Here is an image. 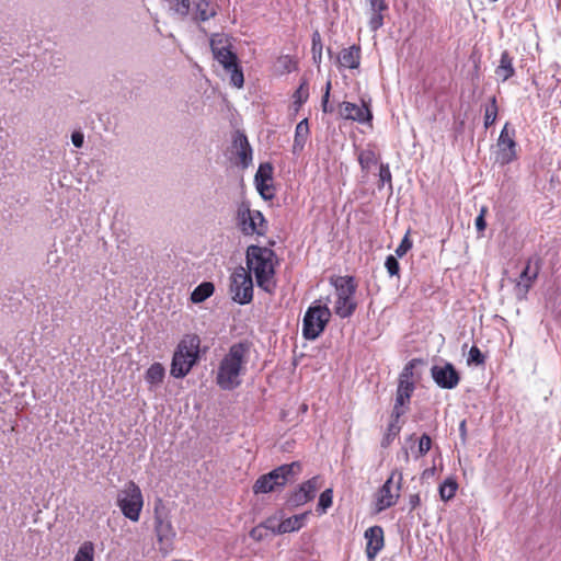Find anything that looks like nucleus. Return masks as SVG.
I'll return each instance as SVG.
<instances>
[{"label":"nucleus","instance_id":"1","mask_svg":"<svg viewBox=\"0 0 561 561\" xmlns=\"http://www.w3.org/2000/svg\"><path fill=\"white\" fill-rule=\"evenodd\" d=\"M249 346L245 343H236L219 363L216 382L222 390H233L242 382L247 373Z\"/></svg>","mask_w":561,"mask_h":561},{"label":"nucleus","instance_id":"2","mask_svg":"<svg viewBox=\"0 0 561 561\" xmlns=\"http://www.w3.org/2000/svg\"><path fill=\"white\" fill-rule=\"evenodd\" d=\"M247 266L254 274L261 289L270 294L275 290L274 252L271 249L250 245L247 250Z\"/></svg>","mask_w":561,"mask_h":561},{"label":"nucleus","instance_id":"3","mask_svg":"<svg viewBox=\"0 0 561 561\" xmlns=\"http://www.w3.org/2000/svg\"><path fill=\"white\" fill-rule=\"evenodd\" d=\"M210 47L214 58L230 73V83L240 89L243 87V71L238 65L237 55L231 49L229 39L222 36H215L210 39Z\"/></svg>","mask_w":561,"mask_h":561},{"label":"nucleus","instance_id":"4","mask_svg":"<svg viewBox=\"0 0 561 561\" xmlns=\"http://www.w3.org/2000/svg\"><path fill=\"white\" fill-rule=\"evenodd\" d=\"M201 340L197 335H186L179 343L171 363L174 378L185 377L198 359Z\"/></svg>","mask_w":561,"mask_h":561},{"label":"nucleus","instance_id":"5","mask_svg":"<svg viewBox=\"0 0 561 561\" xmlns=\"http://www.w3.org/2000/svg\"><path fill=\"white\" fill-rule=\"evenodd\" d=\"M301 470L299 462L279 466L271 472L261 476L253 485L254 494H265L284 486L291 481Z\"/></svg>","mask_w":561,"mask_h":561},{"label":"nucleus","instance_id":"6","mask_svg":"<svg viewBox=\"0 0 561 561\" xmlns=\"http://www.w3.org/2000/svg\"><path fill=\"white\" fill-rule=\"evenodd\" d=\"M237 225L244 236L263 237L268 225L260 210L251 209L248 202H242L237 209Z\"/></svg>","mask_w":561,"mask_h":561},{"label":"nucleus","instance_id":"7","mask_svg":"<svg viewBox=\"0 0 561 561\" xmlns=\"http://www.w3.org/2000/svg\"><path fill=\"white\" fill-rule=\"evenodd\" d=\"M335 296L333 310L340 318H348L356 309L354 298L356 286L352 277H340L334 283Z\"/></svg>","mask_w":561,"mask_h":561},{"label":"nucleus","instance_id":"8","mask_svg":"<svg viewBox=\"0 0 561 561\" xmlns=\"http://www.w3.org/2000/svg\"><path fill=\"white\" fill-rule=\"evenodd\" d=\"M117 505L123 515L131 522H138L144 506L140 488L134 482H127L117 494Z\"/></svg>","mask_w":561,"mask_h":561},{"label":"nucleus","instance_id":"9","mask_svg":"<svg viewBox=\"0 0 561 561\" xmlns=\"http://www.w3.org/2000/svg\"><path fill=\"white\" fill-rule=\"evenodd\" d=\"M331 318V310L327 306H310L302 320V335L306 340H316L324 331Z\"/></svg>","mask_w":561,"mask_h":561},{"label":"nucleus","instance_id":"10","mask_svg":"<svg viewBox=\"0 0 561 561\" xmlns=\"http://www.w3.org/2000/svg\"><path fill=\"white\" fill-rule=\"evenodd\" d=\"M154 531L161 546L160 549L168 552L172 548L175 530L161 500L154 505Z\"/></svg>","mask_w":561,"mask_h":561},{"label":"nucleus","instance_id":"11","mask_svg":"<svg viewBox=\"0 0 561 561\" xmlns=\"http://www.w3.org/2000/svg\"><path fill=\"white\" fill-rule=\"evenodd\" d=\"M403 476L401 471L394 470L386 480L376 494V510L385 511L397 504L400 497Z\"/></svg>","mask_w":561,"mask_h":561},{"label":"nucleus","instance_id":"12","mask_svg":"<svg viewBox=\"0 0 561 561\" xmlns=\"http://www.w3.org/2000/svg\"><path fill=\"white\" fill-rule=\"evenodd\" d=\"M230 294L233 301L245 305L253 298V282L251 274L243 267L237 268L230 277Z\"/></svg>","mask_w":561,"mask_h":561},{"label":"nucleus","instance_id":"13","mask_svg":"<svg viewBox=\"0 0 561 561\" xmlns=\"http://www.w3.org/2000/svg\"><path fill=\"white\" fill-rule=\"evenodd\" d=\"M497 151L495 160L502 165L513 162L517 158V144L515 141V129L506 123L497 139Z\"/></svg>","mask_w":561,"mask_h":561},{"label":"nucleus","instance_id":"14","mask_svg":"<svg viewBox=\"0 0 561 561\" xmlns=\"http://www.w3.org/2000/svg\"><path fill=\"white\" fill-rule=\"evenodd\" d=\"M431 375L436 385L443 389H454L460 381V376L450 363L434 365Z\"/></svg>","mask_w":561,"mask_h":561},{"label":"nucleus","instance_id":"15","mask_svg":"<svg viewBox=\"0 0 561 561\" xmlns=\"http://www.w3.org/2000/svg\"><path fill=\"white\" fill-rule=\"evenodd\" d=\"M319 488V477L311 478L310 480L302 483L299 489L290 495L288 500L289 505L293 507H298L308 503L314 499Z\"/></svg>","mask_w":561,"mask_h":561},{"label":"nucleus","instance_id":"16","mask_svg":"<svg viewBox=\"0 0 561 561\" xmlns=\"http://www.w3.org/2000/svg\"><path fill=\"white\" fill-rule=\"evenodd\" d=\"M366 556L369 561H375L377 554L385 545L383 530L380 526H373L365 530Z\"/></svg>","mask_w":561,"mask_h":561},{"label":"nucleus","instance_id":"17","mask_svg":"<svg viewBox=\"0 0 561 561\" xmlns=\"http://www.w3.org/2000/svg\"><path fill=\"white\" fill-rule=\"evenodd\" d=\"M340 115L344 119H351L362 124L368 123L373 118L371 112L365 103L357 105L351 102H343L340 104Z\"/></svg>","mask_w":561,"mask_h":561},{"label":"nucleus","instance_id":"18","mask_svg":"<svg viewBox=\"0 0 561 561\" xmlns=\"http://www.w3.org/2000/svg\"><path fill=\"white\" fill-rule=\"evenodd\" d=\"M539 270L540 265L538 259H536L535 261H533V259L528 260L517 282L518 293L523 295H526L528 293V290L530 289V287L533 286L534 282L538 276Z\"/></svg>","mask_w":561,"mask_h":561},{"label":"nucleus","instance_id":"19","mask_svg":"<svg viewBox=\"0 0 561 561\" xmlns=\"http://www.w3.org/2000/svg\"><path fill=\"white\" fill-rule=\"evenodd\" d=\"M369 5L368 25L371 31H377L383 25L385 13L389 7L386 0H367Z\"/></svg>","mask_w":561,"mask_h":561},{"label":"nucleus","instance_id":"20","mask_svg":"<svg viewBox=\"0 0 561 561\" xmlns=\"http://www.w3.org/2000/svg\"><path fill=\"white\" fill-rule=\"evenodd\" d=\"M420 363H421L420 359H412L403 367V369L399 376V383H398L397 389L413 393V391L415 389V380H414L413 370H414L415 366Z\"/></svg>","mask_w":561,"mask_h":561},{"label":"nucleus","instance_id":"21","mask_svg":"<svg viewBox=\"0 0 561 561\" xmlns=\"http://www.w3.org/2000/svg\"><path fill=\"white\" fill-rule=\"evenodd\" d=\"M308 515H309V512L294 515V516L287 517V518H285L283 516L279 524L277 525V529H276L277 535L293 533V531H297V530L301 529L306 524Z\"/></svg>","mask_w":561,"mask_h":561},{"label":"nucleus","instance_id":"22","mask_svg":"<svg viewBox=\"0 0 561 561\" xmlns=\"http://www.w3.org/2000/svg\"><path fill=\"white\" fill-rule=\"evenodd\" d=\"M339 64L343 68L347 69H356L360 62V48L358 46H351L348 48H344L339 54Z\"/></svg>","mask_w":561,"mask_h":561},{"label":"nucleus","instance_id":"23","mask_svg":"<svg viewBox=\"0 0 561 561\" xmlns=\"http://www.w3.org/2000/svg\"><path fill=\"white\" fill-rule=\"evenodd\" d=\"M234 146L237 148L238 163L242 168H248L252 162V149L244 135H238L234 139Z\"/></svg>","mask_w":561,"mask_h":561},{"label":"nucleus","instance_id":"24","mask_svg":"<svg viewBox=\"0 0 561 561\" xmlns=\"http://www.w3.org/2000/svg\"><path fill=\"white\" fill-rule=\"evenodd\" d=\"M309 133L310 131H309L308 119L305 118L297 124L296 129H295V138H294V144H293V152L295 154H298L304 150L305 145L309 137Z\"/></svg>","mask_w":561,"mask_h":561},{"label":"nucleus","instance_id":"25","mask_svg":"<svg viewBox=\"0 0 561 561\" xmlns=\"http://www.w3.org/2000/svg\"><path fill=\"white\" fill-rule=\"evenodd\" d=\"M495 75L502 82L508 80L515 75L513 57L510 56L508 51L504 50L501 54L500 64L495 69Z\"/></svg>","mask_w":561,"mask_h":561},{"label":"nucleus","instance_id":"26","mask_svg":"<svg viewBox=\"0 0 561 561\" xmlns=\"http://www.w3.org/2000/svg\"><path fill=\"white\" fill-rule=\"evenodd\" d=\"M165 376V369L160 363H153L146 371L145 380L149 385L150 390L159 387Z\"/></svg>","mask_w":561,"mask_h":561},{"label":"nucleus","instance_id":"27","mask_svg":"<svg viewBox=\"0 0 561 561\" xmlns=\"http://www.w3.org/2000/svg\"><path fill=\"white\" fill-rule=\"evenodd\" d=\"M215 290V286L210 282L199 284L191 294V300L194 304H199L209 298Z\"/></svg>","mask_w":561,"mask_h":561},{"label":"nucleus","instance_id":"28","mask_svg":"<svg viewBox=\"0 0 561 561\" xmlns=\"http://www.w3.org/2000/svg\"><path fill=\"white\" fill-rule=\"evenodd\" d=\"M358 162L364 172H368L369 169L378 163V156L371 149L362 150L358 154Z\"/></svg>","mask_w":561,"mask_h":561},{"label":"nucleus","instance_id":"29","mask_svg":"<svg viewBox=\"0 0 561 561\" xmlns=\"http://www.w3.org/2000/svg\"><path fill=\"white\" fill-rule=\"evenodd\" d=\"M170 11L182 18L186 16L190 12L191 2L190 0H163Z\"/></svg>","mask_w":561,"mask_h":561},{"label":"nucleus","instance_id":"30","mask_svg":"<svg viewBox=\"0 0 561 561\" xmlns=\"http://www.w3.org/2000/svg\"><path fill=\"white\" fill-rule=\"evenodd\" d=\"M197 16L201 21H207L216 15V9L209 0H199L196 3Z\"/></svg>","mask_w":561,"mask_h":561},{"label":"nucleus","instance_id":"31","mask_svg":"<svg viewBox=\"0 0 561 561\" xmlns=\"http://www.w3.org/2000/svg\"><path fill=\"white\" fill-rule=\"evenodd\" d=\"M458 484L457 482L448 478L439 485V496L443 501H449L456 494Z\"/></svg>","mask_w":561,"mask_h":561},{"label":"nucleus","instance_id":"32","mask_svg":"<svg viewBox=\"0 0 561 561\" xmlns=\"http://www.w3.org/2000/svg\"><path fill=\"white\" fill-rule=\"evenodd\" d=\"M93 557H94L93 543L90 541H85L80 546L73 561H93Z\"/></svg>","mask_w":561,"mask_h":561},{"label":"nucleus","instance_id":"33","mask_svg":"<svg viewBox=\"0 0 561 561\" xmlns=\"http://www.w3.org/2000/svg\"><path fill=\"white\" fill-rule=\"evenodd\" d=\"M294 104L296 105V111L308 100L309 98V87L306 81L301 82L298 89L295 91L294 95Z\"/></svg>","mask_w":561,"mask_h":561},{"label":"nucleus","instance_id":"34","mask_svg":"<svg viewBox=\"0 0 561 561\" xmlns=\"http://www.w3.org/2000/svg\"><path fill=\"white\" fill-rule=\"evenodd\" d=\"M497 116V105L495 98L491 99V104L485 108L484 114V127L489 128L491 125L494 124Z\"/></svg>","mask_w":561,"mask_h":561},{"label":"nucleus","instance_id":"35","mask_svg":"<svg viewBox=\"0 0 561 561\" xmlns=\"http://www.w3.org/2000/svg\"><path fill=\"white\" fill-rule=\"evenodd\" d=\"M333 503V491L331 489L324 490L319 497L318 502V511L321 513H325L329 507L332 506Z\"/></svg>","mask_w":561,"mask_h":561},{"label":"nucleus","instance_id":"36","mask_svg":"<svg viewBox=\"0 0 561 561\" xmlns=\"http://www.w3.org/2000/svg\"><path fill=\"white\" fill-rule=\"evenodd\" d=\"M400 431V424L390 423L381 442L382 447L389 446L393 442V439L399 435Z\"/></svg>","mask_w":561,"mask_h":561},{"label":"nucleus","instance_id":"37","mask_svg":"<svg viewBox=\"0 0 561 561\" xmlns=\"http://www.w3.org/2000/svg\"><path fill=\"white\" fill-rule=\"evenodd\" d=\"M312 54H313V59H314V62L319 64L321 61V57H322V41H321V36H320V33L318 31L313 32L312 34Z\"/></svg>","mask_w":561,"mask_h":561},{"label":"nucleus","instance_id":"38","mask_svg":"<svg viewBox=\"0 0 561 561\" xmlns=\"http://www.w3.org/2000/svg\"><path fill=\"white\" fill-rule=\"evenodd\" d=\"M255 184L261 182H272V167L266 164H261L255 174Z\"/></svg>","mask_w":561,"mask_h":561},{"label":"nucleus","instance_id":"39","mask_svg":"<svg viewBox=\"0 0 561 561\" xmlns=\"http://www.w3.org/2000/svg\"><path fill=\"white\" fill-rule=\"evenodd\" d=\"M485 362L484 355L481 353L480 348L476 345H473L469 350L467 363L468 365L474 364V365H483Z\"/></svg>","mask_w":561,"mask_h":561},{"label":"nucleus","instance_id":"40","mask_svg":"<svg viewBox=\"0 0 561 561\" xmlns=\"http://www.w3.org/2000/svg\"><path fill=\"white\" fill-rule=\"evenodd\" d=\"M255 185L262 198H264L265 201H271L274 198L275 194L272 182H261L256 183Z\"/></svg>","mask_w":561,"mask_h":561},{"label":"nucleus","instance_id":"41","mask_svg":"<svg viewBox=\"0 0 561 561\" xmlns=\"http://www.w3.org/2000/svg\"><path fill=\"white\" fill-rule=\"evenodd\" d=\"M283 518V512H278L277 514L270 516L262 524L266 530H271L273 534L277 535V525Z\"/></svg>","mask_w":561,"mask_h":561},{"label":"nucleus","instance_id":"42","mask_svg":"<svg viewBox=\"0 0 561 561\" xmlns=\"http://www.w3.org/2000/svg\"><path fill=\"white\" fill-rule=\"evenodd\" d=\"M432 446L431 437L427 434H423L419 440L417 453L415 458L422 457L428 453Z\"/></svg>","mask_w":561,"mask_h":561},{"label":"nucleus","instance_id":"43","mask_svg":"<svg viewBox=\"0 0 561 561\" xmlns=\"http://www.w3.org/2000/svg\"><path fill=\"white\" fill-rule=\"evenodd\" d=\"M385 266L390 276H396L399 274V271H400L399 262L393 255L387 256Z\"/></svg>","mask_w":561,"mask_h":561},{"label":"nucleus","instance_id":"44","mask_svg":"<svg viewBox=\"0 0 561 561\" xmlns=\"http://www.w3.org/2000/svg\"><path fill=\"white\" fill-rule=\"evenodd\" d=\"M250 537L255 541H262L267 536V530L264 528L263 524H260L253 527L250 531Z\"/></svg>","mask_w":561,"mask_h":561},{"label":"nucleus","instance_id":"45","mask_svg":"<svg viewBox=\"0 0 561 561\" xmlns=\"http://www.w3.org/2000/svg\"><path fill=\"white\" fill-rule=\"evenodd\" d=\"M379 179L382 185L386 183L391 184V172L388 164H380Z\"/></svg>","mask_w":561,"mask_h":561},{"label":"nucleus","instance_id":"46","mask_svg":"<svg viewBox=\"0 0 561 561\" xmlns=\"http://www.w3.org/2000/svg\"><path fill=\"white\" fill-rule=\"evenodd\" d=\"M411 397H412V392L397 389V396H396L394 403H397L399 405H408L410 403Z\"/></svg>","mask_w":561,"mask_h":561},{"label":"nucleus","instance_id":"47","mask_svg":"<svg viewBox=\"0 0 561 561\" xmlns=\"http://www.w3.org/2000/svg\"><path fill=\"white\" fill-rule=\"evenodd\" d=\"M408 405H399L394 403L393 410L391 413V422L390 423H397L399 424V419L405 413Z\"/></svg>","mask_w":561,"mask_h":561},{"label":"nucleus","instance_id":"48","mask_svg":"<svg viewBox=\"0 0 561 561\" xmlns=\"http://www.w3.org/2000/svg\"><path fill=\"white\" fill-rule=\"evenodd\" d=\"M408 405H399L394 403L393 410L391 413V422L390 423H397L399 424V419L405 413Z\"/></svg>","mask_w":561,"mask_h":561},{"label":"nucleus","instance_id":"49","mask_svg":"<svg viewBox=\"0 0 561 561\" xmlns=\"http://www.w3.org/2000/svg\"><path fill=\"white\" fill-rule=\"evenodd\" d=\"M412 247V242L409 240V238L405 236L401 243L398 245V248L396 249V254L399 256V257H402Z\"/></svg>","mask_w":561,"mask_h":561},{"label":"nucleus","instance_id":"50","mask_svg":"<svg viewBox=\"0 0 561 561\" xmlns=\"http://www.w3.org/2000/svg\"><path fill=\"white\" fill-rule=\"evenodd\" d=\"M331 82L328 81L325 85V91L321 100V107L324 113L331 112L332 110L329 107V98H330Z\"/></svg>","mask_w":561,"mask_h":561},{"label":"nucleus","instance_id":"51","mask_svg":"<svg viewBox=\"0 0 561 561\" xmlns=\"http://www.w3.org/2000/svg\"><path fill=\"white\" fill-rule=\"evenodd\" d=\"M71 141L76 148H81L84 142V135L79 130L73 131L71 135Z\"/></svg>","mask_w":561,"mask_h":561},{"label":"nucleus","instance_id":"52","mask_svg":"<svg viewBox=\"0 0 561 561\" xmlns=\"http://www.w3.org/2000/svg\"><path fill=\"white\" fill-rule=\"evenodd\" d=\"M485 209L482 208L480 215L476 218V228L479 231H483L485 229L486 222L484 220Z\"/></svg>","mask_w":561,"mask_h":561},{"label":"nucleus","instance_id":"53","mask_svg":"<svg viewBox=\"0 0 561 561\" xmlns=\"http://www.w3.org/2000/svg\"><path fill=\"white\" fill-rule=\"evenodd\" d=\"M421 502L419 494H411L409 497V503L411 505V508L414 510Z\"/></svg>","mask_w":561,"mask_h":561},{"label":"nucleus","instance_id":"54","mask_svg":"<svg viewBox=\"0 0 561 561\" xmlns=\"http://www.w3.org/2000/svg\"><path fill=\"white\" fill-rule=\"evenodd\" d=\"M459 428H460L461 434L465 435L466 434V421H462L460 423V427Z\"/></svg>","mask_w":561,"mask_h":561},{"label":"nucleus","instance_id":"55","mask_svg":"<svg viewBox=\"0 0 561 561\" xmlns=\"http://www.w3.org/2000/svg\"><path fill=\"white\" fill-rule=\"evenodd\" d=\"M381 561H396V560L393 559V557H390V558L385 557L381 559Z\"/></svg>","mask_w":561,"mask_h":561},{"label":"nucleus","instance_id":"56","mask_svg":"<svg viewBox=\"0 0 561 561\" xmlns=\"http://www.w3.org/2000/svg\"><path fill=\"white\" fill-rule=\"evenodd\" d=\"M490 2H496L497 0H489Z\"/></svg>","mask_w":561,"mask_h":561}]
</instances>
